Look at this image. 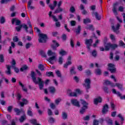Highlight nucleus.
<instances>
[{"mask_svg":"<svg viewBox=\"0 0 125 125\" xmlns=\"http://www.w3.org/2000/svg\"><path fill=\"white\" fill-rule=\"evenodd\" d=\"M14 111L17 113V115H19V114H20L21 111L19 109L16 108L14 109Z\"/></svg>","mask_w":125,"mask_h":125,"instance_id":"62","label":"nucleus"},{"mask_svg":"<svg viewBox=\"0 0 125 125\" xmlns=\"http://www.w3.org/2000/svg\"><path fill=\"white\" fill-rule=\"evenodd\" d=\"M59 53H60V55H61L62 56H64L67 55V54H68V53L66 51H65L63 49L59 51Z\"/></svg>","mask_w":125,"mask_h":125,"instance_id":"24","label":"nucleus"},{"mask_svg":"<svg viewBox=\"0 0 125 125\" xmlns=\"http://www.w3.org/2000/svg\"><path fill=\"white\" fill-rule=\"evenodd\" d=\"M108 70L111 72V73H116V68L115 67V65L112 63H109L108 64Z\"/></svg>","mask_w":125,"mask_h":125,"instance_id":"13","label":"nucleus"},{"mask_svg":"<svg viewBox=\"0 0 125 125\" xmlns=\"http://www.w3.org/2000/svg\"><path fill=\"white\" fill-rule=\"evenodd\" d=\"M120 27H121V24H120V23H118L115 27V26H112V29L114 31V32H116V33H117V32H118V31L119 30V29H120Z\"/></svg>","mask_w":125,"mask_h":125,"instance_id":"20","label":"nucleus"},{"mask_svg":"<svg viewBox=\"0 0 125 125\" xmlns=\"http://www.w3.org/2000/svg\"><path fill=\"white\" fill-rule=\"evenodd\" d=\"M80 103L83 105V107L80 110V113L81 114H83L88 108V103L83 99H80Z\"/></svg>","mask_w":125,"mask_h":125,"instance_id":"4","label":"nucleus"},{"mask_svg":"<svg viewBox=\"0 0 125 125\" xmlns=\"http://www.w3.org/2000/svg\"><path fill=\"white\" fill-rule=\"evenodd\" d=\"M13 41L15 42H18L19 41V39L18 38V37L17 36H14L13 38Z\"/></svg>","mask_w":125,"mask_h":125,"instance_id":"49","label":"nucleus"},{"mask_svg":"<svg viewBox=\"0 0 125 125\" xmlns=\"http://www.w3.org/2000/svg\"><path fill=\"white\" fill-rule=\"evenodd\" d=\"M31 77L32 78V80H33L34 83H37L38 80H37V79H36V74L34 72L32 71L31 72Z\"/></svg>","mask_w":125,"mask_h":125,"instance_id":"21","label":"nucleus"},{"mask_svg":"<svg viewBox=\"0 0 125 125\" xmlns=\"http://www.w3.org/2000/svg\"><path fill=\"white\" fill-rule=\"evenodd\" d=\"M53 43L54 45L57 47H58V46H59V45H60L59 43H58L57 42H56V41H55V40L53 41Z\"/></svg>","mask_w":125,"mask_h":125,"instance_id":"47","label":"nucleus"},{"mask_svg":"<svg viewBox=\"0 0 125 125\" xmlns=\"http://www.w3.org/2000/svg\"><path fill=\"white\" fill-rule=\"evenodd\" d=\"M37 82L38 83H39L40 89H42L43 88V81H42L41 78L38 77Z\"/></svg>","mask_w":125,"mask_h":125,"instance_id":"14","label":"nucleus"},{"mask_svg":"<svg viewBox=\"0 0 125 125\" xmlns=\"http://www.w3.org/2000/svg\"><path fill=\"white\" fill-rule=\"evenodd\" d=\"M119 46H122L124 48H125V43L122 40H120L119 41Z\"/></svg>","mask_w":125,"mask_h":125,"instance_id":"30","label":"nucleus"},{"mask_svg":"<svg viewBox=\"0 0 125 125\" xmlns=\"http://www.w3.org/2000/svg\"><path fill=\"white\" fill-rule=\"evenodd\" d=\"M16 64V62H15V60L12 59V62H11V65L13 67H15V64Z\"/></svg>","mask_w":125,"mask_h":125,"instance_id":"56","label":"nucleus"},{"mask_svg":"<svg viewBox=\"0 0 125 125\" xmlns=\"http://www.w3.org/2000/svg\"><path fill=\"white\" fill-rule=\"evenodd\" d=\"M77 35H79L81 33V26H78L76 31H75Z\"/></svg>","mask_w":125,"mask_h":125,"instance_id":"44","label":"nucleus"},{"mask_svg":"<svg viewBox=\"0 0 125 125\" xmlns=\"http://www.w3.org/2000/svg\"><path fill=\"white\" fill-rule=\"evenodd\" d=\"M39 37V42H46V39H47L46 35L43 34H40Z\"/></svg>","mask_w":125,"mask_h":125,"instance_id":"9","label":"nucleus"},{"mask_svg":"<svg viewBox=\"0 0 125 125\" xmlns=\"http://www.w3.org/2000/svg\"><path fill=\"white\" fill-rule=\"evenodd\" d=\"M7 70L6 71V74L7 75H11V70H10V68L11 66L10 65H6Z\"/></svg>","mask_w":125,"mask_h":125,"instance_id":"23","label":"nucleus"},{"mask_svg":"<svg viewBox=\"0 0 125 125\" xmlns=\"http://www.w3.org/2000/svg\"><path fill=\"white\" fill-rule=\"evenodd\" d=\"M73 64V62L72 61V56H68L67 58V62L63 64V68L67 69L68 66H70Z\"/></svg>","mask_w":125,"mask_h":125,"instance_id":"6","label":"nucleus"},{"mask_svg":"<svg viewBox=\"0 0 125 125\" xmlns=\"http://www.w3.org/2000/svg\"><path fill=\"white\" fill-rule=\"evenodd\" d=\"M51 14H52V12L50 11L49 13V17H52L54 20V21H55L56 22V25L57 26V27H60V22L57 21H58V20H57V19H56V18L55 17V16L52 15Z\"/></svg>","mask_w":125,"mask_h":125,"instance_id":"12","label":"nucleus"},{"mask_svg":"<svg viewBox=\"0 0 125 125\" xmlns=\"http://www.w3.org/2000/svg\"><path fill=\"white\" fill-rule=\"evenodd\" d=\"M93 16H95L96 19L97 20H100L101 19V17L99 15H98V13L96 12H93L92 13Z\"/></svg>","mask_w":125,"mask_h":125,"instance_id":"22","label":"nucleus"},{"mask_svg":"<svg viewBox=\"0 0 125 125\" xmlns=\"http://www.w3.org/2000/svg\"><path fill=\"white\" fill-rule=\"evenodd\" d=\"M70 96H73L74 97H77L78 96L76 92H72L69 94Z\"/></svg>","mask_w":125,"mask_h":125,"instance_id":"42","label":"nucleus"},{"mask_svg":"<svg viewBox=\"0 0 125 125\" xmlns=\"http://www.w3.org/2000/svg\"><path fill=\"white\" fill-rule=\"evenodd\" d=\"M49 90L51 92V93H54L55 92V88L54 87H49Z\"/></svg>","mask_w":125,"mask_h":125,"instance_id":"36","label":"nucleus"},{"mask_svg":"<svg viewBox=\"0 0 125 125\" xmlns=\"http://www.w3.org/2000/svg\"><path fill=\"white\" fill-rule=\"evenodd\" d=\"M84 42L85 44H86L87 48H88L89 50H90V47L91 46L92 42H93V41L92 39H85Z\"/></svg>","mask_w":125,"mask_h":125,"instance_id":"10","label":"nucleus"},{"mask_svg":"<svg viewBox=\"0 0 125 125\" xmlns=\"http://www.w3.org/2000/svg\"><path fill=\"white\" fill-rule=\"evenodd\" d=\"M75 66H72L70 69V72L72 75H75L77 72H76Z\"/></svg>","mask_w":125,"mask_h":125,"instance_id":"27","label":"nucleus"},{"mask_svg":"<svg viewBox=\"0 0 125 125\" xmlns=\"http://www.w3.org/2000/svg\"><path fill=\"white\" fill-rule=\"evenodd\" d=\"M106 122L108 125H113V121L110 119L106 120Z\"/></svg>","mask_w":125,"mask_h":125,"instance_id":"40","label":"nucleus"},{"mask_svg":"<svg viewBox=\"0 0 125 125\" xmlns=\"http://www.w3.org/2000/svg\"><path fill=\"white\" fill-rule=\"evenodd\" d=\"M87 29L91 30V31H93V30H94V28H93V26L91 25H89L87 27Z\"/></svg>","mask_w":125,"mask_h":125,"instance_id":"60","label":"nucleus"},{"mask_svg":"<svg viewBox=\"0 0 125 125\" xmlns=\"http://www.w3.org/2000/svg\"><path fill=\"white\" fill-rule=\"evenodd\" d=\"M109 38L112 42H115V41H116V37L113 34H110L109 35Z\"/></svg>","mask_w":125,"mask_h":125,"instance_id":"35","label":"nucleus"},{"mask_svg":"<svg viewBox=\"0 0 125 125\" xmlns=\"http://www.w3.org/2000/svg\"><path fill=\"white\" fill-rule=\"evenodd\" d=\"M107 39L106 37H105L104 38V47H100V50L101 51H108V50H109L110 48L111 49H115V48H117L118 47V44L116 43L112 44L110 42H107L105 43V42L107 41Z\"/></svg>","mask_w":125,"mask_h":125,"instance_id":"1","label":"nucleus"},{"mask_svg":"<svg viewBox=\"0 0 125 125\" xmlns=\"http://www.w3.org/2000/svg\"><path fill=\"white\" fill-rule=\"evenodd\" d=\"M30 123L33 125H41V124L37 123V120L32 119L30 120Z\"/></svg>","mask_w":125,"mask_h":125,"instance_id":"29","label":"nucleus"},{"mask_svg":"<svg viewBox=\"0 0 125 125\" xmlns=\"http://www.w3.org/2000/svg\"><path fill=\"white\" fill-rule=\"evenodd\" d=\"M99 42H100V40H96L95 43L93 44V47H96V46L98 45V43H99Z\"/></svg>","mask_w":125,"mask_h":125,"instance_id":"37","label":"nucleus"},{"mask_svg":"<svg viewBox=\"0 0 125 125\" xmlns=\"http://www.w3.org/2000/svg\"><path fill=\"white\" fill-rule=\"evenodd\" d=\"M12 24H16V25L18 26L16 27V30L18 32H19L20 30H21L22 27V28L25 29V31L27 32H28V26H27V25L26 24L21 25L20 21L18 20V19H13L12 21Z\"/></svg>","mask_w":125,"mask_h":125,"instance_id":"2","label":"nucleus"},{"mask_svg":"<svg viewBox=\"0 0 125 125\" xmlns=\"http://www.w3.org/2000/svg\"><path fill=\"white\" fill-rule=\"evenodd\" d=\"M84 24H87L88 23H90V20L89 19H86L83 20Z\"/></svg>","mask_w":125,"mask_h":125,"instance_id":"51","label":"nucleus"},{"mask_svg":"<svg viewBox=\"0 0 125 125\" xmlns=\"http://www.w3.org/2000/svg\"><path fill=\"white\" fill-rule=\"evenodd\" d=\"M124 10H125V8H124V7L122 6L118 7V4H114L113 5V13L115 14V15H117V11H121V12H123Z\"/></svg>","mask_w":125,"mask_h":125,"instance_id":"5","label":"nucleus"},{"mask_svg":"<svg viewBox=\"0 0 125 125\" xmlns=\"http://www.w3.org/2000/svg\"><path fill=\"white\" fill-rule=\"evenodd\" d=\"M62 117L63 120H66L67 117H68V114L66 112H63L62 114Z\"/></svg>","mask_w":125,"mask_h":125,"instance_id":"31","label":"nucleus"},{"mask_svg":"<svg viewBox=\"0 0 125 125\" xmlns=\"http://www.w3.org/2000/svg\"><path fill=\"white\" fill-rule=\"evenodd\" d=\"M27 115H28V116H33V112H32V111L30 110H28L27 111Z\"/></svg>","mask_w":125,"mask_h":125,"instance_id":"64","label":"nucleus"},{"mask_svg":"<svg viewBox=\"0 0 125 125\" xmlns=\"http://www.w3.org/2000/svg\"><path fill=\"white\" fill-rule=\"evenodd\" d=\"M62 5V1H60L58 3H57V1L54 0L53 1V5L50 4L49 5V6L50 8L53 10L55 7H56V5H58V7H60L61 5Z\"/></svg>","mask_w":125,"mask_h":125,"instance_id":"7","label":"nucleus"},{"mask_svg":"<svg viewBox=\"0 0 125 125\" xmlns=\"http://www.w3.org/2000/svg\"><path fill=\"white\" fill-rule=\"evenodd\" d=\"M26 119H27V117H26V115H23L20 119V122L21 123H23V122H24V120H25Z\"/></svg>","mask_w":125,"mask_h":125,"instance_id":"34","label":"nucleus"},{"mask_svg":"<svg viewBox=\"0 0 125 125\" xmlns=\"http://www.w3.org/2000/svg\"><path fill=\"white\" fill-rule=\"evenodd\" d=\"M84 83L83 84V86L87 90L90 88V79L86 78L84 80Z\"/></svg>","mask_w":125,"mask_h":125,"instance_id":"8","label":"nucleus"},{"mask_svg":"<svg viewBox=\"0 0 125 125\" xmlns=\"http://www.w3.org/2000/svg\"><path fill=\"white\" fill-rule=\"evenodd\" d=\"M38 68L41 71H43V70H44V66L42 64H39L38 65Z\"/></svg>","mask_w":125,"mask_h":125,"instance_id":"41","label":"nucleus"},{"mask_svg":"<svg viewBox=\"0 0 125 125\" xmlns=\"http://www.w3.org/2000/svg\"><path fill=\"white\" fill-rule=\"evenodd\" d=\"M34 30L35 32L38 33L39 36H40V34H42V33H41V30L38 27H35Z\"/></svg>","mask_w":125,"mask_h":125,"instance_id":"39","label":"nucleus"},{"mask_svg":"<svg viewBox=\"0 0 125 125\" xmlns=\"http://www.w3.org/2000/svg\"><path fill=\"white\" fill-rule=\"evenodd\" d=\"M117 117L121 120V122H124L125 121V119L124 118V117H123V115H122L121 114H119L117 115Z\"/></svg>","mask_w":125,"mask_h":125,"instance_id":"45","label":"nucleus"},{"mask_svg":"<svg viewBox=\"0 0 125 125\" xmlns=\"http://www.w3.org/2000/svg\"><path fill=\"white\" fill-rule=\"evenodd\" d=\"M71 26H75L76 25V21H70Z\"/></svg>","mask_w":125,"mask_h":125,"instance_id":"63","label":"nucleus"},{"mask_svg":"<svg viewBox=\"0 0 125 125\" xmlns=\"http://www.w3.org/2000/svg\"><path fill=\"white\" fill-rule=\"evenodd\" d=\"M8 1H9V0H1L0 3L1 4L7 3Z\"/></svg>","mask_w":125,"mask_h":125,"instance_id":"59","label":"nucleus"},{"mask_svg":"<svg viewBox=\"0 0 125 125\" xmlns=\"http://www.w3.org/2000/svg\"><path fill=\"white\" fill-rule=\"evenodd\" d=\"M91 54L94 57H96V56L97 55V52L96 51V50H94L91 52Z\"/></svg>","mask_w":125,"mask_h":125,"instance_id":"38","label":"nucleus"},{"mask_svg":"<svg viewBox=\"0 0 125 125\" xmlns=\"http://www.w3.org/2000/svg\"><path fill=\"white\" fill-rule=\"evenodd\" d=\"M5 22V19L3 17H1L0 20V23L3 24Z\"/></svg>","mask_w":125,"mask_h":125,"instance_id":"52","label":"nucleus"},{"mask_svg":"<svg viewBox=\"0 0 125 125\" xmlns=\"http://www.w3.org/2000/svg\"><path fill=\"white\" fill-rule=\"evenodd\" d=\"M115 86H117L119 89L120 90H124V88H123V84H120L119 83H116L115 84Z\"/></svg>","mask_w":125,"mask_h":125,"instance_id":"26","label":"nucleus"},{"mask_svg":"<svg viewBox=\"0 0 125 125\" xmlns=\"http://www.w3.org/2000/svg\"><path fill=\"white\" fill-rule=\"evenodd\" d=\"M19 84L21 86L23 91H24V92H27V91H28V89H27L26 85L23 84V83H22L21 81L19 82Z\"/></svg>","mask_w":125,"mask_h":125,"instance_id":"17","label":"nucleus"},{"mask_svg":"<svg viewBox=\"0 0 125 125\" xmlns=\"http://www.w3.org/2000/svg\"><path fill=\"white\" fill-rule=\"evenodd\" d=\"M55 120H54V119L53 118H49L48 119V122L49 123H50V124H52L54 122Z\"/></svg>","mask_w":125,"mask_h":125,"instance_id":"53","label":"nucleus"},{"mask_svg":"<svg viewBox=\"0 0 125 125\" xmlns=\"http://www.w3.org/2000/svg\"><path fill=\"white\" fill-rule=\"evenodd\" d=\"M99 125V121L96 119H95L93 121V125Z\"/></svg>","mask_w":125,"mask_h":125,"instance_id":"46","label":"nucleus"},{"mask_svg":"<svg viewBox=\"0 0 125 125\" xmlns=\"http://www.w3.org/2000/svg\"><path fill=\"white\" fill-rule=\"evenodd\" d=\"M55 73L57 76V77H61V73H60V71L59 70H56Z\"/></svg>","mask_w":125,"mask_h":125,"instance_id":"54","label":"nucleus"},{"mask_svg":"<svg viewBox=\"0 0 125 125\" xmlns=\"http://www.w3.org/2000/svg\"><path fill=\"white\" fill-rule=\"evenodd\" d=\"M4 60L3 59V55L0 54V62L1 63H2V62H4Z\"/></svg>","mask_w":125,"mask_h":125,"instance_id":"58","label":"nucleus"},{"mask_svg":"<svg viewBox=\"0 0 125 125\" xmlns=\"http://www.w3.org/2000/svg\"><path fill=\"white\" fill-rule=\"evenodd\" d=\"M96 75H101V70L100 69H97L95 72Z\"/></svg>","mask_w":125,"mask_h":125,"instance_id":"57","label":"nucleus"},{"mask_svg":"<svg viewBox=\"0 0 125 125\" xmlns=\"http://www.w3.org/2000/svg\"><path fill=\"white\" fill-rule=\"evenodd\" d=\"M108 109H109V106L107 104H105L102 111V114H106L108 112Z\"/></svg>","mask_w":125,"mask_h":125,"instance_id":"19","label":"nucleus"},{"mask_svg":"<svg viewBox=\"0 0 125 125\" xmlns=\"http://www.w3.org/2000/svg\"><path fill=\"white\" fill-rule=\"evenodd\" d=\"M83 119L84 121H88V120L90 119V116H89V115H86L84 117Z\"/></svg>","mask_w":125,"mask_h":125,"instance_id":"55","label":"nucleus"},{"mask_svg":"<svg viewBox=\"0 0 125 125\" xmlns=\"http://www.w3.org/2000/svg\"><path fill=\"white\" fill-rule=\"evenodd\" d=\"M117 94L120 99L122 100H125V95L122 96V94L121 93H117Z\"/></svg>","mask_w":125,"mask_h":125,"instance_id":"33","label":"nucleus"},{"mask_svg":"<svg viewBox=\"0 0 125 125\" xmlns=\"http://www.w3.org/2000/svg\"><path fill=\"white\" fill-rule=\"evenodd\" d=\"M50 108H51V109H55V104L53 103H51L50 104Z\"/></svg>","mask_w":125,"mask_h":125,"instance_id":"61","label":"nucleus"},{"mask_svg":"<svg viewBox=\"0 0 125 125\" xmlns=\"http://www.w3.org/2000/svg\"><path fill=\"white\" fill-rule=\"evenodd\" d=\"M58 62L59 64H60L61 65H62V64H63V63L64 62V59H63V57H59Z\"/></svg>","mask_w":125,"mask_h":125,"instance_id":"28","label":"nucleus"},{"mask_svg":"<svg viewBox=\"0 0 125 125\" xmlns=\"http://www.w3.org/2000/svg\"><path fill=\"white\" fill-rule=\"evenodd\" d=\"M62 100V99H61V98H59L56 99L55 100V103L56 105H58L59 103L61 102Z\"/></svg>","mask_w":125,"mask_h":125,"instance_id":"32","label":"nucleus"},{"mask_svg":"<svg viewBox=\"0 0 125 125\" xmlns=\"http://www.w3.org/2000/svg\"><path fill=\"white\" fill-rule=\"evenodd\" d=\"M46 54L47 56L50 57L47 59V61H48V62H49V63L51 64H53L54 62L56 61V57L57 56L56 53L55 52H52L51 49H48L47 51Z\"/></svg>","mask_w":125,"mask_h":125,"instance_id":"3","label":"nucleus"},{"mask_svg":"<svg viewBox=\"0 0 125 125\" xmlns=\"http://www.w3.org/2000/svg\"><path fill=\"white\" fill-rule=\"evenodd\" d=\"M70 102L73 106H76V107H81V104H80V102L76 99H72L70 100Z\"/></svg>","mask_w":125,"mask_h":125,"instance_id":"11","label":"nucleus"},{"mask_svg":"<svg viewBox=\"0 0 125 125\" xmlns=\"http://www.w3.org/2000/svg\"><path fill=\"white\" fill-rule=\"evenodd\" d=\"M77 69L78 70V71H80V72H82V71L83 70V68L82 65H79L77 66Z\"/></svg>","mask_w":125,"mask_h":125,"instance_id":"48","label":"nucleus"},{"mask_svg":"<svg viewBox=\"0 0 125 125\" xmlns=\"http://www.w3.org/2000/svg\"><path fill=\"white\" fill-rule=\"evenodd\" d=\"M104 84H105L106 85H110L111 87H115V86H116V85H115V84H114L110 81H109V80H105L104 82Z\"/></svg>","mask_w":125,"mask_h":125,"instance_id":"18","label":"nucleus"},{"mask_svg":"<svg viewBox=\"0 0 125 125\" xmlns=\"http://www.w3.org/2000/svg\"><path fill=\"white\" fill-rule=\"evenodd\" d=\"M46 75L47 76V77H54L52 72H46Z\"/></svg>","mask_w":125,"mask_h":125,"instance_id":"43","label":"nucleus"},{"mask_svg":"<svg viewBox=\"0 0 125 125\" xmlns=\"http://www.w3.org/2000/svg\"><path fill=\"white\" fill-rule=\"evenodd\" d=\"M27 104H29V101L26 99H22L21 102H20V105L21 107H23L24 105H27Z\"/></svg>","mask_w":125,"mask_h":125,"instance_id":"15","label":"nucleus"},{"mask_svg":"<svg viewBox=\"0 0 125 125\" xmlns=\"http://www.w3.org/2000/svg\"><path fill=\"white\" fill-rule=\"evenodd\" d=\"M28 69H29V67H28V66H27L26 65H24L21 68L20 71L21 72H24V71H26Z\"/></svg>","mask_w":125,"mask_h":125,"instance_id":"25","label":"nucleus"},{"mask_svg":"<svg viewBox=\"0 0 125 125\" xmlns=\"http://www.w3.org/2000/svg\"><path fill=\"white\" fill-rule=\"evenodd\" d=\"M102 102V98L101 97H98L94 99V103L95 105H97L98 103H101Z\"/></svg>","mask_w":125,"mask_h":125,"instance_id":"16","label":"nucleus"},{"mask_svg":"<svg viewBox=\"0 0 125 125\" xmlns=\"http://www.w3.org/2000/svg\"><path fill=\"white\" fill-rule=\"evenodd\" d=\"M63 9L61 7H58V8L55 11L54 13H59V12H61Z\"/></svg>","mask_w":125,"mask_h":125,"instance_id":"50","label":"nucleus"}]
</instances>
